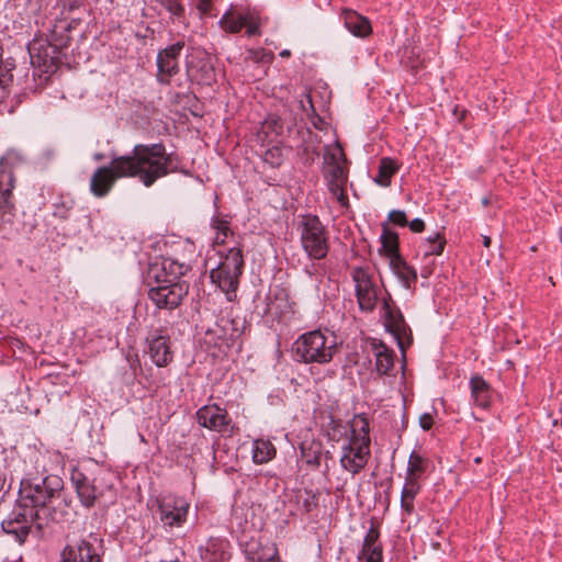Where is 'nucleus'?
<instances>
[{
    "label": "nucleus",
    "instance_id": "f257e3e1",
    "mask_svg": "<svg viewBox=\"0 0 562 562\" xmlns=\"http://www.w3.org/2000/svg\"><path fill=\"white\" fill-rule=\"evenodd\" d=\"M115 166L121 176L137 178L147 188L175 171L162 143L137 144L128 155L115 157Z\"/></svg>",
    "mask_w": 562,
    "mask_h": 562
},
{
    "label": "nucleus",
    "instance_id": "f03ea898",
    "mask_svg": "<svg viewBox=\"0 0 562 562\" xmlns=\"http://www.w3.org/2000/svg\"><path fill=\"white\" fill-rule=\"evenodd\" d=\"M323 158V176L326 186L340 205L345 206L348 204V195L346 192L348 168L344 149L338 143L328 145L325 147Z\"/></svg>",
    "mask_w": 562,
    "mask_h": 562
},
{
    "label": "nucleus",
    "instance_id": "7ed1b4c3",
    "mask_svg": "<svg viewBox=\"0 0 562 562\" xmlns=\"http://www.w3.org/2000/svg\"><path fill=\"white\" fill-rule=\"evenodd\" d=\"M351 437L348 446L344 447L340 463L352 474L360 472L370 456L369 422L364 416H356L351 424Z\"/></svg>",
    "mask_w": 562,
    "mask_h": 562
},
{
    "label": "nucleus",
    "instance_id": "20e7f679",
    "mask_svg": "<svg viewBox=\"0 0 562 562\" xmlns=\"http://www.w3.org/2000/svg\"><path fill=\"white\" fill-rule=\"evenodd\" d=\"M244 269V258L239 248L233 247L221 258L216 268L211 270V279L225 293L227 301L233 302Z\"/></svg>",
    "mask_w": 562,
    "mask_h": 562
},
{
    "label": "nucleus",
    "instance_id": "39448f33",
    "mask_svg": "<svg viewBox=\"0 0 562 562\" xmlns=\"http://www.w3.org/2000/svg\"><path fill=\"white\" fill-rule=\"evenodd\" d=\"M301 244L307 256L324 259L329 250L328 233L315 215H305L301 222Z\"/></svg>",
    "mask_w": 562,
    "mask_h": 562
},
{
    "label": "nucleus",
    "instance_id": "423d86ee",
    "mask_svg": "<svg viewBox=\"0 0 562 562\" xmlns=\"http://www.w3.org/2000/svg\"><path fill=\"white\" fill-rule=\"evenodd\" d=\"M382 316L386 329L396 340L400 350L406 351L413 344L412 329L390 293H386V297H382Z\"/></svg>",
    "mask_w": 562,
    "mask_h": 562
},
{
    "label": "nucleus",
    "instance_id": "0eeeda50",
    "mask_svg": "<svg viewBox=\"0 0 562 562\" xmlns=\"http://www.w3.org/2000/svg\"><path fill=\"white\" fill-rule=\"evenodd\" d=\"M351 277L359 308L367 313L373 312L383 296L372 276L366 269L356 267L352 269Z\"/></svg>",
    "mask_w": 562,
    "mask_h": 562
},
{
    "label": "nucleus",
    "instance_id": "6e6552de",
    "mask_svg": "<svg viewBox=\"0 0 562 562\" xmlns=\"http://www.w3.org/2000/svg\"><path fill=\"white\" fill-rule=\"evenodd\" d=\"M220 24L225 32L238 33L246 27L249 36L259 34L260 16L251 9L231 7L221 18Z\"/></svg>",
    "mask_w": 562,
    "mask_h": 562
},
{
    "label": "nucleus",
    "instance_id": "1a4fd4ad",
    "mask_svg": "<svg viewBox=\"0 0 562 562\" xmlns=\"http://www.w3.org/2000/svg\"><path fill=\"white\" fill-rule=\"evenodd\" d=\"M23 157L15 150L7 151L0 159V218L10 212V196L14 188L13 169L22 165Z\"/></svg>",
    "mask_w": 562,
    "mask_h": 562
},
{
    "label": "nucleus",
    "instance_id": "9d476101",
    "mask_svg": "<svg viewBox=\"0 0 562 562\" xmlns=\"http://www.w3.org/2000/svg\"><path fill=\"white\" fill-rule=\"evenodd\" d=\"M27 50L31 64L43 68L45 72H54L61 63V54L44 35L33 38L27 45Z\"/></svg>",
    "mask_w": 562,
    "mask_h": 562
},
{
    "label": "nucleus",
    "instance_id": "9b49d317",
    "mask_svg": "<svg viewBox=\"0 0 562 562\" xmlns=\"http://www.w3.org/2000/svg\"><path fill=\"white\" fill-rule=\"evenodd\" d=\"M188 290L186 282L157 283L149 289L148 297L159 308L173 310L180 305Z\"/></svg>",
    "mask_w": 562,
    "mask_h": 562
},
{
    "label": "nucleus",
    "instance_id": "f8f14e48",
    "mask_svg": "<svg viewBox=\"0 0 562 562\" xmlns=\"http://www.w3.org/2000/svg\"><path fill=\"white\" fill-rule=\"evenodd\" d=\"M238 336L239 334L237 330H234L231 336H227L225 327L216 324L213 328L205 330L199 339L200 348L203 351H211L212 349H217L218 351L229 349L239 350L241 346L239 344Z\"/></svg>",
    "mask_w": 562,
    "mask_h": 562
},
{
    "label": "nucleus",
    "instance_id": "ddd939ff",
    "mask_svg": "<svg viewBox=\"0 0 562 562\" xmlns=\"http://www.w3.org/2000/svg\"><path fill=\"white\" fill-rule=\"evenodd\" d=\"M183 47V42H177L158 53L157 67L159 82L169 83L170 79L179 72V57Z\"/></svg>",
    "mask_w": 562,
    "mask_h": 562
},
{
    "label": "nucleus",
    "instance_id": "4468645a",
    "mask_svg": "<svg viewBox=\"0 0 562 562\" xmlns=\"http://www.w3.org/2000/svg\"><path fill=\"white\" fill-rule=\"evenodd\" d=\"M189 266L173 260L171 258H162L156 261L149 268L148 276L156 283H173L181 282L180 278L187 273Z\"/></svg>",
    "mask_w": 562,
    "mask_h": 562
},
{
    "label": "nucleus",
    "instance_id": "2eb2a0df",
    "mask_svg": "<svg viewBox=\"0 0 562 562\" xmlns=\"http://www.w3.org/2000/svg\"><path fill=\"white\" fill-rule=\"evenodd\" d=\"M127 178L121 176L120 170L115 166V157L111 160L110 166L98 168L90 180V191L95 198L106 196L114 187L117 179Z\"/></svg>",
    "mask_w": 562,
    "mask_h": 562
},
{
    "label": "nucleus",
    "instance_id": "dca6fc26",
    "mask_svg": "<svg viewBox=\"0 0 562 562\" xmlns=\"http://www.w3.org/2000/svg\"><path fill=\"white\" fill-rule=\"evenodd\" d=\"M59 480L57 477L44 479L42 485L37 484L22 497L21 502H26L31 508L38 509L40 516L45 514L46 507L55 493L58 492Z\"/></svg>",
    "mask_w": 562,
    "mask_h": 562
},
{
    "label": "nucleus",
    "instance_id": "f3484780",
    "mask_svg": "<svg viewBox=\"0 0 562 562\" xmlns=\"http://www.w3.org/2000/svg\"><path fill=\"white\" fill-rule=\"evenodd\" d=\"M189 503L179 497H165L159 504L160 520L165 526H181L188 515Z\"/></svg>",
    "mask_w": 562,
    "mask_h": 562
},
{
    "label": "nucleus",
    "instance_id": "a211bd4d",
    "mask_svg": "<svg viewBox=\"0 0 562 562\" xmlns=\"http://www.w3.org/2000/svg\"><path fill=\"white\" fill-rule=\"evenodd\" d=\"M198 423L217 432H225L229 426L227 412L217 405H205L196 412Z\"/></svg>",
    "mask_w": 562,
    "mask_h": 562
},
{
    "label": "nucleus",
    "instance_id": "6ab92c4d",
    "mask_svg": "<svg viewBox=\"0 0 562 562\" xmlns=\"http://www.w3.org/2000/svg\"><path fill=\"white\" fill-rule=\"evenodd\" d=\"M63 562H101L95 547L88 540L69 543L63 551Z\"/></svg>",
    "mask_w": 562,
    "mask_h": 562
},
{
    "label": "nucleus",
    "instance_id": "aec40b11",
    "mask_svg": "<svg viewBox=\"0 0 562 562\" xmlns=\"http://www.w3.org/2000/svg\"><path fill=\"white\" fill-rule=\"evenodd\" d=\"M333 346H327V337L319 330L302 334L293 344L291 351H330Z\"/></svg>",
    "mask_w": 562,
    "mask_h": 562
},
{
    "label": "nucleus",
    "instance_id": "412c9836",
    "mask_svg": "<svg viewBox=\"0 0 562 562\" xmlns=\"http://www.w3.org/2000/svg\"><path fill=\"white\" fill-rule=\"evenodd\" d=\"M71 482L81 504L86 507H92L97 499V488L93 482L79 470L72 471Z\"/></svg>",
    "mask_w": 562,
    "mask_h": 562
},
{
    "label": "nucleus",
    "instance_id": "4be33fe9",
    "mask_svg": "<svg viewBox=\"0 0 562 562\" xmlns=\"http://www.w3.org/2000/svg\"><path fill=\"white\" fill-rule=\"evenodd\" d=\"M345 27L357 37H367L372 33L370 21L358 12L345 9L341 12Z\"/></svg>",
    "mask_w": 562,
    "mask_h": 562
},
{
    "label": "nucleus",
    "instance_id": "5701e85b",
    "mask_svg": "<svg viewBox=\"0 0 562 562\" xmlns=\"http://www.w3.org/2000/svg\"><path fill=\"white\" fill-rule=\"evenodd\" d=\"M390 267L393 273L398 278L402 284L406 289H411L413 284L417 281V272L411 267L403 258L395 257V259L390 261Z\"/></svg>",
    "mask_w": 562,
    "mask_h": 562
},
{
    "label": "nucleus",
    "instance_id": "b1692460",
    "mask_svg": "<svg viewBox=\"0 0 562 562\" xmlns=\"http://www.w3.org/2000/svg\"><path fill=\"white\" fill-rule=\"evenodd\" d=\"M471 395L474 403L480 407H487L491 402V387L480 375H473L470 380Z\"/></svg>",
    "mask_w": 562,
    "mask_h": 562
},
{
    "label": "nucleus",
    "instance_id": "393cba45",
    "mask_svg": "<svg viewBox=\"0 0 562 562\" xmlns=\"http://www.w3.org/2000/svg\"><path fill=\"white\" fill-rule=\"evenodd\" d=\"M188 75L199 85L211 86L216 80L215 70L209 60H201L196 67H189Z\"/></svg>",
    "mask_w": 562,
    "mask_h": 562
},
{
    "label": "nucleus",
    "instance_id": "a878e982",
    "mask_svg": "<svg viewBox=\"0 0 562 562\" xmlns=\"http://www.w3.org/2000/svg\"><path fill=\"white\" fill-rule=\"evenodd\" d=\"M400 170V164L390 157H383L380 160L379 171L374 182L380 187L386 188L391 184L392 177Z\"/></svg>",
    "mask_w": 562,
    "mask_h": 562
},
{
    "label": "nucleus",
    "instance_id": "bb28decb",
    "mask_svg": "<svg viewBox=\"0 0 562 562\" xmlns=\"http://www.w3.org/2000/svg\"><path fill=\"white\" fill-rule=\"evenodd\" d=\"M33 522L24 520H3L1 526L4 532L14 537L19 543H23Z\"/></svg>",
    "mask_w": 562,
    "mask_h": 562
},
{
    "label": "nucleus",
    "instance_id": "cd10ccee",
    "mask_svg": "<svg viewBox=\"0 0 562 562\" xmlns=\"http://www.w3.org/2000/svg\"><path fill=\"white\" fill-rule=\"evenodd\" d=\"M381 244L390 261L395 259V257H401L398 251V235L389 229L386 224L382 226Z\"/></svg>",
    "mask_w": 562,
    "mask_h": 562
},
{
    "label": "nucleus",
    "instance_id": "c85d7f7f",
    "mask_svg": "<svg viewBox=\"0 0 562 562\" xmlns=\"http://www.w3.org/2000/svg\"><path fill=\"white\" fill-rule=\"evenodd\" d=\"M250 562H281L278 557V550L274 544L266 543L258 544V547L249 552Z\"/></svg>",
    "mask_w": 562,
    "mask_h": 562
},
{
    "label": "nucleus",
    "instance_id": "c756f323",
    "mask_svg": "<svg viewBox=\"0 0 562 562\" xmlns=\"http://www.w3.org/2000/svg\"><path fill=\"white\" fill-rule=\"evenodd\" d=\"M44 37H47L61 54L63 48L68 46L70 40L67 24L65 22H60V24L54 25L49 35H44Z\"/></svg>",
    "mask_w": 562,
    "mask_h": 562
},
{
    "label": "nucleus",
    "instance_id": "7c9ffc66",
    "mask_svg": "<svg viewBox=\"0 0 562 562\" xmlns=\"http://www.w3.org/2000/svg\"><path fill=\"white\" fill-rule=\"evenodd\" d=\"M419 491L418 481L405 480V484L401 495V506L407 513L412 514L414 510V498Z\"/></svg>",
    "mask_w": 562,
    "mask_h": 562
},
{
    "label": "nucleus",
    "instance_id": "2f4dec72",
    "mask_svg": "<svg viewBox=\"0 0 562 562\" xmlns=\"http://www.w3.org/2000/svg\"><path fill=\"white\" fill-rule=\"evenodd\" d=\"M276 456L273 445L266 440H256L254 442L252 459L256 463L262 464L270 461Z\"/></svg>",
    "mask_w": 562,
    "mask_h": 562
},
{
    "label": "nucleus",
    "instance_id": "473e14b6",
    "mask_svg": "<svg viewBox=\"0 0 562 562\" xmlns=\"http://www.w3.org/2000/svg\"><path fill=\"white\" fill-rule=\"evenodd\" d=\"M148 351H169L170 338L164 330H154L146 337Z\"/></svg>",
    "mask_w": 562,
    "mask_h": 562
},
{
    "label": "nucleus",
    "instance_id": "72a5a7b5",
    "mask_svg": "<svg viewBox=\"0 0 562 562\" xmlns=\"http://www.w3.org/2000/svg\"><path fill=\"white\" fill-rule=\"evenodd\" d=\"M426 460L420 454L413 451L408 459L406 479L418 481L426 470Z\"/></svg>",
    "mask_w": 562,
    "mask_h": 562
},
{
    "label": "nucleus",
    "instance_id": "f704fd0d",
    "mask_svg": "<svg viewBox=\"0 0 562 562\" xmlns=\"http://www.w3.org/2000/svg\"><path fill=\"white\" fill-rule=\"evenodd\" d=\"M14 67L11 58L3 59L0 54V99L5 95V88L12 82Z\"/></svg>",
    "mask_w": 562,
    "mask_h": 562
},
{
    "label": "nucleus",
    "instance_id": "c9c22d12",
    "mask_svg": "<svg viewBox=\"0 0 562 562\" xmlns=\"http://www.w3.org/2000/svg\"><path fill=\"white\" fill-rule=\"evenodd\" d=\"M301 453L307 464L319 465L322 456V445L318 441L303 442Z\"/></svg>",
    "mask_w": 562,
    "mask_h": 562
},
{
    "label": "nucleus",
    "instance_id": "e433bc0d",
    "mask_svg": "<svg viewBox=\"0 0 562 562\" xmlns=\"http://www.w3.org/2000/svg\"><path fill=\"white\" fill-rule=\"evenodd\" d=\"M26 520L33 522L40 518V510L31 508L26 502H22L19 507L12 512L7 520Z\"/></svg>",
    "mask_w": 562,
    "mask_h": 562
},
{
    "label": "nucleus",
    "instance_id": "4c0bfd02",
    "mask_svg": "<svg viewBox=\"0 0 562 562\" xmlns=\"http://www.w3.org/2000/svg\"><path fill=\"white\" fill-rule=\"evenodd\" d=\"M379 531L375 528H371L363 542L362 555L382 554L381 546L378 543Z\"/></svg>",
    "mask_w": 562,
    "mask_h": 562
},
{
    "label": "nucleus",
    "instance_id": "58836bf2",
    "mask_svg": "<svg viewBox=\"0 0 562 562\" xmlns=\"http://www.w3.org/2000/svg\"><path fill=\"white\" fill-rule=\"evenodd\" d=\"M395 353H375V366L380 374H392L395 370Z\"/></svg>",
    "mask_w": 562,
    "mask_h": 562
},
{
    "label": "nucleus",
    "instance_id": "ea45409f",
    "mask_svg": "<svg viewBox=\"0 0 562 562\" xmlns=\"http://www.w3.org/2000/svg\"><path fill=\"white\" fill-rule=\"evenodd\" d=\"M446 238L436 233L432 237H428L426 240L425 256H440L445 249Z\"/></svg>",
    "mask_w": 562,
    "mask_h": 562
},
{
    "label": "nucleus",
    "instance_id": "a19ab883",
    "mask_svg": "<svg viewBox=\"0 0 562 562\" xmlns=\"http://www.w3.org/2000/svg\"><path fill=\"white\" fill-rule=\"evenodd\" d=\"M333 353H295V361L300 363H327L331 361Z\"/></svg>",
    "mask_w": 562,
    "mask_h": 562
},
{
    "label": "nucleus",
    "instance_id": "79ce46f5",
    "mask_svg": "<svg viewBox=\"0 0 562 562\" xmlns=\"http://www.w3.org/2000/svg\"><path fill=\"white\" fill-rule=\"evenodd\" d=\"M225 553L221 551L216 543H211L206 547L205 551L201 553V558L205 562H223Z\"/></svg>",
    "mask_w": 562,
    "mask_h": 562
},
{
    "label": "nucleus",
    "instance_id": "37998d69",
    "mask_svg": "<svg viewBox=\"0 0 562 562\" xmlns=\"http://www.w3.org/2000/svg\"><path fill=\"white\" fill-rule=\"evenodd\" d=\"M215 229H216V237L215 241L223 244L225 241V238L231 233V228L228 226V223L225 221H216L215 223Z\"/></svg>",
    "mask_w": 562,
    "mask_h": 562
},
{
    "label": "nucleus",
    "instance_id": "c03bdc74",
    "mask_svg": "<svg viewBox=\"0 0 562 562\" xmlns=\"http://www.w3.org/2000/svg\"><path fill=\"white\" fill-rule=\"evenodd\" d=\"M387 218L395 225L405 227L408 224L407 216L404 211L392 210L389 212Z\"/></svg>",
    "mask_w": 562,
    "mask_h": 562
},
{
    "label": "nucleus",
    "instance_id": "a18cd8bd",
    "mask_svg": "<svg viewBox=\"0 0 562 562\" xmlns=\"http://www.w3.org/2000/svg\"><path fill=\"white\" fill-rule=\"evenodd\" d=\"M157 367H165L171 361V353H147Z\"/></svg>",
    "mask_w": 562,
    "mask_h": 562
},
{
    "label": "nucleus",
    "instance_id": "49530a36",
    "mask_svg": "<svg viewBox=\"0 0 562 562\" xmlns=\"http://www.w3.org/2000/svg\"><path fill=\"white\" fill-rule=\"evenodd\" d=\"M166 8L175 16H181L184 13V8L178 0H167Z\"/></svg>",
    "mask_w": 562,
    "mask_h": 562
},
{
    "label": "nucleus",
    "instance_id": "de8ad7c7",
    "mask_svg": "<svg viewBox=\"0 0 562 562\" xmlns=\"http://www.w3.org/2000/svg\"><path fill=\"white\" fill-rule=\"evenodd\" d=\"M419 425L424 430H429L434 425V417L429 413H425L419 417Z\"/></svg>",
    "mask_w": 562,
    "mask_h": 562
},
{
    "label": "nucleus",
    "instance_id": "09e8293b",
    "mask_svg": "<svg viewBox=\"0 0 562 562\" xmlns=\"http://www.w3.org/2000/svg\"><path fill=\"white\" fill-rule=\"evenodd\" d=\"M409 229L414 233H422L425 229V222L420 218H415L407 224Z\"/></svg>",
    "mask_w": 562,
    "mask_h": 562
},
{
    "label": "nucleus",
    "instance_id": "8fccbe9b",
    "mask_svg": "<svg viewBox=\"0 0 562 562\" xmlns=\"http://www.w3.org/2000/svg\"><path fill=\"white\" fill-rule=\"evenodd\" d=\"M8 348L11 349V351H15L16 349H21L23 347V342L16 338L11 339L8 341Z\"/></svg>",
    "mask_w": 562,
    "mask_h": 562
},
{
    "label": "nucleus",
    "instance_id": "3c124183",
    "mask_svg": "<svg viewBox=\"0 0 562 562\" xmlns=\"http://www.w3.org/2000/svg\"><path fill=\"white\" fill-rule=\"evenodd\" d=\"M126 360L133 369H135L136 364L139 363L137 353H133V355L128 353V356L126 357Z\"/></svg>",
    "mask_w": 562,
    "mask_h": 562
},
{
    "label": "nucleus",
    "instance_id": "603ef678",
    "mask_svg": "<svg viewBox=\"0 0 562 562\" xmlns=\"http://www.w3.org/2000/svg\"><path fill=\"white\" fill-rule=\"evenodd\" d=\"M366 562H382V554L362 555Z\"/></svg>",
    "mask_w": 562,
    "mask_h": 562
},
{
    "label": "nucleus",
    "instance_id": "864d4df0",
    "mask_svg": "<svg viewBox=\"0 0 562 562\" xmlns=\"http://www.w3.org/2000/svg\"><path fill=\"white\" fill-rule=\"evenodd\" d=\"M372 348L376 349L379 347H382L383 348V351L385 352H389V351H392L391 349H389L382 341H379V344L376 342L375 339H373L372 344H371Z\"/></svg>",
    "mask_w": 562,
    "mask_h": 562
},
{
    "label": "nucleus",
    "instance_id": "5fc2aeb1",
    "mask_svg": "<svg viewBox=\"0 0 562 562\" xmlns=\"http://www.w3.org/2000/svg\"><path fill=\"white\" fill-rule=\"evenodd\" d=\"M483 245L488 248L491 245V238L488 236H483Z\"/></svg>",
    "mask_w": 562,
    "mask_h": 562
},
{
    "label": "nucleus",
    "instance_id": "6e6d98bb",
    "mask_svg": "<svg viewBox=\"0 0 562 562\" xmlns=\"http://www.w3.org/2000/svg\"><path fill=\"white\" fill-rule=\"evenodd\" d=\"M405 353H402V358H404ZM404 359H402V362L400 364V369H404Z\"/></svg>",
    "mask_w": 562,
    "mask_h": 562
},
{
    "label": "nucleus",
    "instance_id": "4d7b16f0",
    "mask_svg": "<svg viewBox=\"0 0 562 562\" xmlns=\"http://www.w3.org/2000/svg\"><path fill=\"white\" fill-rule=\"evenodd\" d=\"M290 55V52L289 50H284L281 53V56H289Z\"/></svg>",
    "mask_w": 562,
    "mask_h": 562
},
{
    "label": "nucleus",
    "instance_id": "13d9d810",
    "mask_svg": "<svg viewBox=\"0 0 562 562\" xmlns=\"http://www.w3.org/2000/svg\"><path fill=\"white\" fill-rule=\"evenodd\" d=\"M474 462H475V463H481V462H482L481 457L475 458V459H474Z\"/></svg>",
    "mask_w": 562,
    "mask_h": 562
},
{
    "label": "nucleus",
    "instance_id": "bf43d9fd",
    "mask_svg": "<svg viewBox=\"0 0 562 562\" xmlns=\"http://www.w3.org/2000/svg\"><path fill=\"white\" fill-rule=\"evenodd\" d=\"M2 488V483L0 482V490Z\"/></svg>",
    "mask_w": 562,
    "mask_h": 562
}]
</instances>
